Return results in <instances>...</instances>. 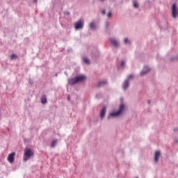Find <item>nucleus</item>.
Wrapping results in <instances>:
<instances>
[{
	"label": "nucleus",
	"mask_w": 178,
	"mask_h": 178,
	"mask_svg": "<svg viewBox=\"0 0 178 178\" xmlns=\"http://www.w3.org/2000/svg\"><path fill=\"white\" fill-rule=\"evenodd\" d=\"M160 156H161V152L160 151L156 152L154 155L155 162H157L159 161Z\"/></svg>",
	"instance_id": "nucleus-13"
},
{
	"label": "nucleus",
	"mask_w": 178,
	"mask_h": 178,
	"mask_svg": "<svg viewBox=\"0 0 178 178\" xmlns=\"http://www.w3.org/2000/svg\"><path fill=\"white\" fill-rule=\"evenodd\" d=\"M35 3H37V0H34Z\"/></svg>",
	"instance_id": "nucleus-31"
},
{
	"label": "nucleus",
	"mask_w": 178,
	"mask_h": 178,
	"mask_svg": "<svg viewBox=\"0 0 178 178\" xmlns=\"http://www.w3.org/2000/svg\"><path fill=\"white\" fill-rule=\"evenodd\" d=\"M109 41L112 45L115 47V48H119V41L113 38H111Z\"/></svg>",
	"instance_id": "nucleus-5"
},
{
	"label": "nucleus",
	"mask_w": 178,
	"mask_h": 178,
	"mask_svg": "<svg viewBox=\"0 0 178 178\" xmlns=\"http://www.w3.org/2000/svg\"><path fill=\"white\" fill-rule=\"evenodd\" d=\"M134 77H135L134 74H130V75H129V76H127V78L126 79V80H128V81H130V80H133V79H134Z\"/></svg>",
	"instance_id": "nucleus-15"
},
{
	"label": "nucleus",
	"mask_w": 178,
	"mask_h": 178,
	"mask_svg": "<svg viewBox=\"0 0 178 178\" xmlns=\"http://www.w3.org/2000/svg\"><path fill=\"white\" fill-rule=\"evenodd\" d=\"M126 65V61L125 60H122L120 63V67H122V69H124V66Z\"/></svg>",
	"instance_id": "nucleus-18"
},
{
	"label": "nucleus",
	"mask_w": 178,
	"mask_h": 178,
	"mask_svg": "<svg viewBox=\"0 0 178 178\" xmlns=\"http://www.w3.org/2000/svg\"><path fill=\"white\" fill-rule=\"evenodd\" d=\"M106 84H108V81H106V79H104L99 81L97 87L99 88L101 87H104V86H106Z\"/></svg>",
	"instance_id": "nucleus-10"
},
{
	"label": "nucleus",
	"mask_w": 178,
	"mask_h": 178,
	"mask_svg": "<svg viewBox=\"0 0 178 178\" xmlns=\"http://www.w3.org/2000/svg\"><path fill=\"white\" fill-rule=\"evenodd\" d=\"M149 67L148 66H145L143 69V70L140 72V76H145L148 72H149Z\"/></svg>",
	"instance_id": "nucleus-8"
},
{
	"label": "nucleus",
	"mask_w": 178,
	"mask_h": 178,
	"mask_svg": "<svg viewBox=\"0 0 178 178\" xmlns=\"http://www.w3.org/2000/svg\"><path fill=\"white\" fill-rule=\"evenodd\" d=\"M147 104H149V105L151 104V100H149L148 102H147Z\"/></svg>",
	"instance_id": "nucleus-28"
},
{
	"label": "nucleus",
	"mask_w": 178,
	"mask_h": 178,
	"mask_svg": "<svg viewBox=\"0 0 178 178\" xmlns=\"http://www.w3.org/2000/svg\"><path fill=\"white\" fill-rule=\"evenodd\" d=\"M67 100L70 101V96H67Z\"/></svg>",
	"instance_id": "nucleus-26"
},
{
	"label": "nucleus",
	"mask_w": 178,
	"mask_h": 178,
	"mask_svg": "<svg viewBox=\"0 0 178 178\" xmlns=\"http://www.w3.org/2000/svg\"><path fill=\"white\" fill-rule=\"evenodd\" d=\"M173 130H174V131H178V129L177 128H175Z\"/></svg>",
	"instance_id": "nucleus-25"
},
{
	"label": "nucleus",
	"mask_w": 178,
	"mask_h": 178,
	"mask_svg": "<svg viewBox=\"0 0 178 178\" xmlns=\"http://www.w3.org/2000/svg\"><path fill=\"white\" fill-rule=\"evenodd\" d=\"M75 30H83L84 29V19H80L74 24Z\"/></svg>",
	"instance_id": "nucleus-4"
},
{
	"label": "nucleus",
	"mask_w": 178,
	"mask_h": 178,
	"mask_svg": "<svg viewBox=\"0 0 178 178\" xmlns=\"http://www.w3.org/2000/svg\"><path fill=\"white\" fill-rule=\"evenodd\" d=\"M89 27L92 31H95V30H97V26L95 25V22H94L90 24Z\"/></svg>",
	"instance_id": "nucleus-11"
},
{
	"label": "nucleus",
	"mask_w": 178,
	"mask_h": 178,
	"mask_svg": "<svg viewBox=\"0 0 178 178\" xmlns=\"http://www.w3.org/2000/svg\"><path fill=\"white\" fill-rule=\"evenodd\" d=\"M124 109H126L124 104H121L120 105V108L118 111L109 113V115L107 116V120H110V119H113L114 118H118V116H120V115H122V113L124 112Z\"/></svg>",
	"instance_id": "nucleus-2"
},
{
	"label": "nucleus",
	"mask_w": 178,
	"mask_h": 178,
	"mask_svg": "<svg viewBox=\"0 0 178 178\" xmlns=\"http://www.w3.org/2000/svg\"><path fill=\"white\" fill-rule=\"evenodd\" d=\"M65 15H70V13H69V11H67V12L65 13Z\"/></svg>",
	"instance_id": "nucleus-23"
},
{
	"label": "nucleus",
	"mask_w": 178,
	"mask_h": 178,
	"mask_svg": "<svg viewBox=\"0 0 178 178\" xmlns=\"http://www.w3.org/2000/svg\"><path fill=\"white\" fill-rule=\"evenodd\" d=\"M58 143V140H54L51 142V148H54V147L56 146V144Z\"/></svg>",
	"instance_id": "nucleus-16"
},
{
	"label": "nucleus",
	"mask_w": 178,
	"mask_h": 178,
	"mask_svg": "<svg viewBox=\"0 0 178 178\" xmlns=\"http://www.w3.org/2000/svg\"><path fill=\"white\" fill-rule=\"evenodd\" d=\"M106 115V106H104L102 107V109L100 112V118L101 119H104V118H105V115Z\"/></svg>",
	"instance_id": "nucleus-9"
},
{
	"label": "nucleus",
	"mask_w": 178,
	"mask_h": 178,
	"mask_svg": "<svg viewBox=\"0 0 178 178\" xmlns=\"http://www.w3.org/2000/svg\"><path fill=\"white\" fill-rule=\"evenodd\" d=\"M31 156H34V152H32L31 149L27 148L24 151L23 161L24 162H26V161H29V158H31Z\"/></svg>",
	"instance_id": "nucleus-3"
},
{
	"label": "nucleus",
	"mask_w": 178,
	"mask_h": 178,
	"mask_svg": "<svg viewBox=\"0 0 178 178\" xmlns=\"http://www.w3.org/2000/svg\"><path fill=\"white\" fill-rule=\"evenodd\" d=\"M134 8H138V2L134 1Z\"/></svg>",
	"instance_id": "nucleus-20"
},
{
	"label": "nucleus",
	"mask_w": 178,
	"mask_h": 178,
	"mask_svg": "<svg viewBox=\"0 0 178 178\" xmlns=\"http://www.w3.org/2000/svg\"><path fill=\"white\" fill-rule=\"evenodd\" d=\"M106 27H108V26H109V23L106 22Z\"/></svg>",
	"instance_id": "nucleus-27"
},
{
	"label": "nucleus",
	"mask_w": 178,
	"mask_h": 178,
	"mask_svg": "<svg viewBox=\"0 0 178 178\" xmlns=\"http://www.w3.org/2000/svg\"><path fill=\"white\" fill-rule=\"evenodd\" d=\"M87 80V76L86 75H77L74 78L70 79L68 80V84L70 86H74V84H77V83H83V81H86Z\"/></svg>",
	"instance_id": "nucleus-1"
},
{
	"label": "nucleus",
	"mask_w": 178,
	"mask_h": 178,
	"mask_svg": "<svg viewBox=\"0 0 178 178\" xmlns=\"http://www.w3.org/2000/svg\"><path fill=\"white\" fill-rule=\"evenodd\" d=\"M29 83L31 85V84H33V81H31V80H30L29 79Z\"/></svg>",
	"instance_id": "nucleus-24"
},
{
	"label": "nucleus",
	"mask_w": 178,
	"mask_h": 178,
	"mask_svg": "<svg viewBox=\"0 0 178 178\" xmlns=\"http://www.w3.org/2000/svg\"><path fill=\"white\" fill-rule=\"evenodd\" d=\"M101 1V2H104V1H105V0H100Z\"/></svg>",
	"instance_id": "nucleus-32"
},
{
	"label": "nucleus",
	"mask_w": 178,
	"mask_h": 178,
	"mask_svg": "<svg viewBox=\"0 0 178 178\" xmlns=\"http://www.w3.org/2000/svg\"><path fill=\"white\" fill-rule=\"evenodd\" d=\"M124 44H131V42H130V40H129V38H126L124 40Z\"/></svg>",
	"instance_id": "nucleus-19"
},
{
	"label": "nucleus",
	"mask_w": 178,
	"mask_h": 178,
	"mask_svg": "<svg viewBox=\"0 0 178 178\" xmlns=\"http://www.w3.org/2000/svg\"><path fill=\"white\" fill-rule=\"evenodd\" d=\"M107 17H109V18L112 17V12L110 11L108 13Z\"/></svg>",
	"instance_id": "nucleus-21"
},
{
	"label": "nucleus",
	"mask_w": 178,
	"mask_h": 178,
	"mask_svg": "<svg viewBox=\"0 0 178 178\" xmlns=\"http://www.w3.org/2000/svg\"><path fill=\"white\" fill-rule=\"evenodd\" d=\"M40 101L41 103L43 104H47V102H48V101L47 100V95H42L40 98Z\"/></svg>",
	"instance_id": "nucleus-12"
},
{
	"label": "nucleus",
	"mask_w": 178,
	"mask_h": 178,
	"mask_svg": "<svg viewBox=\"0 0 178 178\" xmlns=\"http://www.w3.org/2000/svg\"><path fill=\"white\" fill-rule=\"evenodd\" d=\"M15 155H16V153L15 152H12L8 154L7 159L10 163H13V162H15Z\"/></svg>",
	"instance_id": "nucleus-6"
},
{
	"label": "nucleus",
	"mask_w": 178,
	"mask_h": 178,
	"mask_svg": "<svg viewBox=\"0 0 178 178\" xmlns=\"http://www.w3.org/2000/svg\"><path fill=\"white\" fill-rule=\"evenodd\" d=\"M11 60H13V59H17V56L15 54H11L10 56Z\"/></svg>",
	"instance_id": "nucleus-17"
},
{
	"label": "nucleus",
	"mask_w": 178,
	"mask_h": 178,
	"mask_svg": "<svg viewBox=\"0 0 178 178\" xmlns=\"http://www.w3.org/2000/svg\"><path fill=\"white\" fill-rule=\"evenodd\" d=\"M55 76H56V77H58V74H55Z\"/></svg>",
	"instance_id": "nucleus-30"
},
{
	"label": "nucleus",
	"mask_w": 178,
	"mask_h": 178,
	"mask_svg": "<svg viewBox=\"0 0 178 178\" xmlns=\"http://www.w3.org/2000/svg\"><path fill=\"white\" fill-rule=\"evenodd\" d=\"M175 143H177V142H178V139H176V140H175Z\"/></svg>",
	"instance_id": "nucleus-29"
},
{
	"label": "nucleus",
	"mask_w": 178,
	"mask_h": 178,
	"mask_svg": "<svg viewBox=\"0 0 178 178\" xmlns=\"http://www.w3.org/2000/svg\"><path fill=\"white\" fill-rule=\"evenodd\" d=\"M83 63H86V65H90L91 63V62L90 61V59L87 56H83Z\"/></svg>",
	"instance_id": "nucleus-14"
},
{
	"label": "nucleus",
	"mask_w": 178,
	"mask_h": 178,
	"mask_svg": "<svg viewBox=\"0 0 178 178\" xmlns=\"http://www.w3.org/2000/svg\"><path fill=\"white\" fill-rule=\"evenodd\" d=\"M102 15H105V14L106 13V12L105 11V10H103L102 11Z\"/></svg>",
	"instance_id": "nucleus-22"
},
{
	"label": "nucleus",
	"mask_w": 178,
	"mask_h": 178,
	"mask_svg": "<svg viewBox=\"0 0 178 178\" xmlns=\"http://www.w3.org/2000/svg\"><path fill=\"white\" fill-rule=\"evenodd\" d=\"M129 86H130V81H129V79H126L122 83L123 90L126 91V90H127V88H129Z\"/></svg>",
	"instance_id": "nucleus-7"
}]
</instances>
